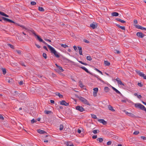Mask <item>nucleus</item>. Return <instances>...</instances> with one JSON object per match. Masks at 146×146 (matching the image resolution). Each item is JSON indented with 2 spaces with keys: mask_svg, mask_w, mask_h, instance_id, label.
<instances>
[{
  "mask_svg": "<svg viewBox=\"0 0 146 146\" xmlns=\"http://www.w3.org/2000/svg\"><path fill=\"white\" fill-rule=\"evenodd\" d=\"M137 85L139 86L140 87H142L143 85V84L141 82H138Z\"/></svg>",
  "mask_w": 146,
  "mask_h": 146,
  "instance_id": "38",
  "label": "nucleus"
},
{
  "mask_svg": "<svg viewBox=\"0 0 146 146\" xmlns=\"http://www.w3.org/2000/svg\"><path fill=\"white\" fill-rule=\"evenodd\" d=\"M111 87L112 89L113 90L115 91L117 93L119 94L120 95H122L120 93V92L117 89H116L115 88L112 86H111Z\"/></svg>",
  "mask_w": 146,
  "mask_h": 146,
  "instance_id": "10",
  "label": "nucleus"
},
{
  "mask_svg": "<svg viewBox=\"0 0 146 146\" xmlns=\"http://www.w3.org/2000/svg\"><path fill=\"white\" fill-rule=\"evenodd\" d=\"M104 91L106 92H108L109 90V88L108 87H105L104 88Z\"/></svg>",
  "mask_w": 146,
  "mask_h": 146,
  "instance_id": "22",
  "label": "nucleus"
},
{
  "mask_svg": "<svg viewBox=\"0 0 146 146\" xmlns=\"http://www.w3.org/2000/svg\"><path fill=\"white\" fill-rule=\"evenodd\" d=\"M140 105V107L139 109H140L141 110H144V111L145 110H146V108L143 105H142L141 104V105Z\"/></svg>",
  "mask_w": 146,
  "mask_h": 146,
  "instance_id": "15",
  "label": "nucleus"
},
{
  "mask_svg": "<svg viewBox=\"0 0 146 146\" xmlns=\"http://www.w3.org/2000/svg\"><path fill=\"white\" fill-rule=\"evenodd\" d=\"M94 76L96 78L98 79V80H99L100 82H101L103 83L104 82V81L103 80H102L101 79V78L98 76L95 75Z\"/></svg>",
  "mask_w": 146,
  "mask_h": 146,
  "instance_id": "13",
  "label": "nucleus"
},
{
  "mask_svg": "<svg viewBox=\"0 0 146 146\" xmlns=\"http://www.w3.org/2000/svg\"><path fill=\"white\" fill-rule=\"evenodd\" d=\"M0 119L2 120H4V117H3L2 115L1 114H0Z\"/></svg>",
  "mask_w": 146,
  "mask_h": 146,
  "instance_id": "59",
  "label": "nucleus"
},
{
  "mask_svg": "<svg viewBox=\"0 0 146 146\" xmlns=\"http://www.w3.org/2000/svg\"><path fill=\"white\" fill-rule=\"evenodd\" d=\"M115 80L117 81V83L118 84H120L121 85L124 86V84L122 83L121 81L119 78H117L115 79Z\"/></svg>",
  "mask_w": 146,
  "mask_h": 146,
  "instance_id": "7",
  "label": "nucleus"
},
{
  "mask_svg": "<svg viewBox=\"0 0 146 146\" xmlns=\"http://www.w3.org/2000/svg\"><path fill=\"white\" fill-rule=\"evenodd\" d=\"M42 56L44 57V58H45V59L46 58L47 56H46V53H43L42 54Z\"/></svg>",
  "mask_w": 146,
  "mask_h": 146,
  "instance_id": "43",
  "label": "nucleus"
},
{
  "mask_svg": "<svg viewBox=\"0 0 146 146\" xmlns=\"http://www.w3.org/2000/svg\"><path fill=\"white\" fill-rule=\"evenodd\" d=\"M2 18L5 21H8V22L9 20V19H8V18H5V17H2Z\"/></svg>",
  "mask_w": 146,
  "mask_h": 146,
  "instance_id": "40",
  "label": "nucleus"
},
{
  "mask_svg": "<svg viewBox=\"0 0 146 146\" xmlns=\"http://www.w3.org/2000/svg\"><path fill=\"white\" fill-rule=\"evenodd\" d=\"M16 25L20 26V27H21L23 29H24L25 30H27V29L24 26H23L22 25H20V24L17 23L16 24Z\"/></svg>",
  "mask_w": 146,
  "mask_h": 146,
  "instance_id": "20",
  "label": "nucleus"
},
{
  "mask_svg": "<svg viewBox=\"0 0 146 146\" xmlns=\"http://www.w3.org/2000/svg\"><path fill=\"white\" fill-rule=\"evenodd\" d=\"M136 35L139 38H142L145 36V35L141 32L137 33Z\"/></svg>",
  "mask_w": 146,
  "mask_h": 146,
  "instance_id": "5",
  "label": "nucleus"
},
{
  "mask_svg": "<svg viewBox=\"0 0 146 146\" xmlns=\"http://www.w3.org/2000/svg\"><path fill=\"white\" fill-rule=\"evenodd\" d=\"M60 45L62 47H64V48H66V47H68V46L66 44H60Z\"/></svg>",
  "mask_w": 146,
  "mask_h": 146,
  "instance_id": "33",
  "label": "nucleus"
},
{
  "mask_svg": "<svg viewBox=\"0 0 146 146\" xmlns=\"http://www.w3.org/2000/svg\"><path fill=\"white\" fill-rule=\"evenodd\" d=\"M79 53L80 55H82V50H79Z\"/></svg>",
  "mask_w": 146,
  "mask_h": 146,
  "instance_id": "58",
  "label": "nucleus"
},
{
  "mask_svg": "<svg viewBox=\"0 0 146 146\" xmlns=\"http://www.w3.org/2000/svg\"><path fill=\"white\" fill-rule=\"evenodd\" d=\"M97 25H96L93 23H92L90 25V27H91L92 29H94L96 28L97 27Z\"/></svg>",
  "mask_w": 146,
  "mask_h": 146,
  "instance_id": "14",
  "label": "nucleus"
},
{
  "mask_svg": "<svg viewBox=\"0 0 146 146\" xmlns=\"http://www.w3.org/2000/svg\"><path fill=\"white\" fill-rule=\"evenodd\" d=\"M119 15L118 13L116 12H113L111 13V15L113 16H118Z\"/></svg>",
  "mask_w": 146,
  "mask_h": 146,
  "instance_id": "16",
  "label": "nucleus"
},
{
  "mask_svg": "<svg viewBox=\"0 0 146 146\" xmlns=\"http://www.w3.org/2000/svg\"><path fill=\"white\" fill-rule=\"evenodd\" d=\"M114 52L115 53L119 54L120 53V52L119 50H114Z\"/></svg>",
  "mask_w": 146,
  "mask_h": 146,
  "instance_id": "47",
  "label": "nucleus"
},
{
  "mask_svg": "<svg viewBox=\"0 0 146 146\" xmlns=\"http://www.w3.org/2000/svg\"><path fill=\"white\" fill-rule=\"evenodd\" d=\"M98 120L100 123H102L104 125H106L107 123V122L104 119H98Z\"/></svg>",
  "mask_w": 146,
  "mask_h": 146,
  "instance_id": "9",
  "label": "nucleus"
},
{
  "mask_svg": "<svg viewBox=\"0 0 146 146\" xmlns=\"http://www.w3.org/2000/svg\"><path fill=\"white\" fill-rule=\"evenodd\" d=\"M93 95L95 97L97 96V93L98 90V88H94L93 89Z\"/></svg>",
  "mask_w": 146,
  "mask_h": 146,
  "instance_id": "4",
  "label": "nucleus"
},
{
  "mask_svg": "<svg viewBox=\"0 0 146 146\" xmlns=\"http://www.w3.org/2000/svg\"><path fill=\"white\" fill-rule=\"evenodd\" d=\"M134 95L135 96H137V98L139 99H140L142 98V96L140 95H138L137 93H135Z\"/></svg>",
  "mask_w": 146,
  "mask_h": 146,
  "instance_id": "24",
  "label": "nucleus"
},
{
  "mask_svg": "<svg viewBox=\"0 0 146 146\" xmlns=\"http://www.w3.org/2000/svg\"><path fill=\"white\" fill-rule=\"evenodd\" d=\"M37 131L38 133L40 134H47V133L45 131L40 129H38Z\"/></svg>",
  "mask_w": 146,
  "mask_h": 146,
  "instance_id": "8",
  "label": "nucleus"
},
{
  "mask_svg": "<svg viewBox=\"0 0 146 146\" xmlns=\"http://www.w3.org/2000/svg\"><path fill=\"white\" fill-rule=\"evenodd\" d=\"M141 137L144 140H146V137L145 136H141Z\"/></svg>",
  "mask_w": 146,
  "mask_h": 146,
  "instance_id": "53",
  "label": "nucleus"
},
{
  "mask_svg": "<svg viewBox=\"0 0 146 146\" xmlns=\"http://www.w3.org/2000/svg\"><path fill=\"white\" fill-rule=\"evenodd\" d=\"M60 104L62 105H66L65 104V103H66V102L64 100H62V101H61L60 102Z\"/></svg>",
  "mask_w": 146,
  "mask_h": 146,
  "instance_id": "29",
  "label": "nucleus"
},
{
  "mask_svg": "<svg viewBox=\"0 0 146 146\" xmlns=\"http://www.w3.org/2000/svg\"><path fill=\"white\" fill-rule=\"evenodd\" d=\"M68 146H74V145L73 144H71L70 145H69L68 143L66 144Z\"/></svg>",
  "mask_w": 146,
  "mask_h": 146,
  "instance_id": "61",
  "label": "nucleus"
},
{
  "mask_svg": "<svg viewBox=\"0 0 146 146\" xmlns=\"http://www.w3.org/2000/svg\"><path fill=\"white\" fill-rule=\"evenodd\" d=\"M111 142L110 141H109L107 142V145H111Z\"/></svg>",
  "mask_w": 146,
  "mask_h": 146,
  "instance_id": "54",
  "label": "nucleus"
},
{
  "mask_svg": "<svg viewBox=\"0 0 146 146\" xmlns=\"http://www.w3.org/2000/svg\"><path fill=\"white\" fill-rule=\"evenodd\" d=\"M128 115L132 117H134L135 116V115L131 113H129V114Z\"/></svg>",
  "mask_w": 146,
  "mask_h": 146,
  "instance_id": "41",
  "label": "nucleus"
},
{
  "mask_svg": "<svg viewBox=\"0 0 146 146\" xmlns=\"http://www.w3.org/2000/svg\"><path fill=\"white\" fill-rule=\"evenodd\" d=\"M73 48H74V50L76 51V50H77V47L76 46H73Z\"/></svg>",
  "mask_w": 146,
  "mask_h": 146,
  "instance_id": "60",
  "label": "nucleus"
},
{
  "mask_svg": "<svg viewBox=\"0 0 146 146\" xmlns=\"http://www.w3.org/2000/svg\"><path fill=\"white\" fill-rule=\"evenodd\" d=\"M8 22H10V23H13L15 24V25H16V24L17 23L14 22L13 21L10 19H9Z\"/></svg>",
  "mask_w": 146,
  "mask_h": 146,
  "instance_id": "46",
  "label": "nucleus"
},
{
  "mask_svg": "<svg viewBox=\"0 0 146 146\" xmlns=\"http://www.w3.org/2000/svg\"><path fill=\"white\" fill-rule=\"evenodd\" d=\"M8 45L9 46H10L11 48L12 49H14V46L11 44H8Z\"/></svg>",
  "mask_w": 146,
  "mask_h": 146,
  "instance_id": "42",
  "label": "nucleus"
},
{
  "mask_svg": "<svg viewBox=\"0 0 146 146\" xmlns=\"http://www.w3.org/2000/svg\"><path fill=\"white\" fill-rule=\"evenodd\" d=\"M135 26L137 28L141 29L142 30H145L146 31V28L143 27L139 25H135Z\"/></svg>",
  "mask_w": 146,
  "mask_h": 146,
  "instance_id": "6",
  "label": "nucleus"
},
{
  "mask_svg": "<svg viewBox=\"0 0 146 146\" xmlns=\"http://www.w3.org/2000/svg\"><path fill=\"white\" fill-rule=\"evenodd\" d=\"M36 122V121L34 119H32L31 121L32 123H33Z\"/></svg>",
  "mask_w": 146,
  "mask_h": 146,
  "instance_id": "49",
  "label": "nucleus"
},
{
  "mask_svg": "<svg viewBox=\"0 0 146 146\" xmlns=\"http://www.w3.org/2000/svg\"><path fill=\"white\" fill-rule=\"evenodd\" d=\"M77 132L79 133H81V131L80 129H78L77 130Z\"/></svg>",
  "mask_w": 146,
  "mask_h": 146,
  "instance_id": "64",
  "label": "nucleus"
},
{
  "mask_svg": "<svg viewBox=\"0 0 146 146\" xmlns=\"http://www.w3.org/2000/svg\"><path fill=\"white\" fill-rule=\"evenodd\" d=\"M57 68L60 70V72H63L64 71V70L62 67L59 66Z\"/></svg>",
  "mask_w": 146,
  "mask_h": 146,
  "instance_id": "35",
  "label": "nucleus"
},
{
  "mask_svg": "<svg viewBox=\"0 0 146 146\" xmlns=\"http://www.w3.org/2000/svg\"><path fill=\"white\" fill-rule=\"evenodd\" d=\"M55 94L56 95L58 96L60 98H62L63 97L62 95L60 94L58 92H56L55 93Z\"/></svg>",
  "mask_w": 146,
  "mask_h": 146,
  "instance_id": "18",
  "label": "nucleus"
},
{
  "mask_svg": "<svg viewBox=\"0 0 146 146\" xmlns=\"http://www.w3.org/2000/svg\"><path fill=\"white\" fill-rule=\"evenodd\" d=\"M116 20L117 21L120 22L121 23H125V21L123 20H122L121 19H120L119 18H117L116 19Z\"/></svg>",
  "mask_w": 146,
  "mask_h": 146,
  "instance_id": "19",
  "label": "nucleus"
},
{
  "mask_svg": "<svg viewBox=\"0 0 146 146\" xmlns=\"http://www.w3.org/2000/svg\"><path fill=\"white\" fill-rule=\"evenodd\" d=\"M79 86L81 88H83L84 87V86L82 82L81 81L79 82Z\"/></svg>",
  "mask_w": 146,
  "mask_h": 146,
  "instance_id": "28",
  "label": "nucleus"
},
{
  "mask_svg": "<svg viewBox=\"0 0 146 146\" xmlns=\"http://www.w3.org/2000/svg\"><path fill=\"white\" fill-rule=\"evenodd\" d=\"M1 70L2 71L3 74L4 75H5L6 74L7 72L6 69L5 68H3L1 69Z\"/></svg>",
  "mask_w": 146,
  "mask_h": 146,
  "instance_id": "23",
  "label": "nucleus"
},
{
  "mask_svg": "<svg viewBox=\"0 0 146 146\" xmlns=\"http://www.w3.org/2000/svg\"><path fill=\"white\" fill-rule=\"evenodd\" d=\"M64 128V126L63 125L61 124L60 125V130H62Z\"/></svg>",
  "mask_w": 146,
  "mask_h": 146,
  "instance_id": "36",
  "label": "nucleus"
},
{
  "mask_svg": "<svg viewBox=\"0 0 146 146\" xmlns=\"http://www.w3.org/2000/svg\"><path fill=\"white\" fill-rule=\"evenodd\" d=\"M84 42H85V43H89V41L86 40V39H84Z\"/></svg>",
  "mask_w": 146,
  "mask_h": 146,
  "instance_id": "55",
  "label": "nucleus"
},
{
  "mask_svg": "<svg viewBox=\"0 0 146 146\" xmlns=\"http://www.w3.org/2000/svg\"><path fill=\"white\" fill-rule=\"evenodd\" d=\"M38 10L40 11H44V9L43 7H39L38 8Z\"/></svg>",
  "mask_w": 146,
  "mask_h": 146,
  "instance_id": "32",
  "label": "nucleus"
},
{
  "mask_svg": "<svg viewBox=\"0 0 146 146\" xmlns=\"http://www.w3.org/2000/svg\"><path fill=\"white\" fill-rule=\"evenodd\" d=\"M35 45L38 48H40V46L39 45H38L36 44H35Z\"/></svg>",
  "mask_w": 146,
  "mask_h": 146,
  "instance_id": "62",
  "label": "nucleus"
},
{
  "mask_svg": "<svg viewBox=\"0 0 146 146\" xmlns=\"http://www.w3.org/2000/svg\"><path fill=\"white\" fill-rule=\"evenodd\" d=\"M47 46L50 51L51 53L53 54L56 57L59 58L60 55L54 48L49 45H47Z\"/></svg>",
  "mask_w": 146,
  "mask_h": 146,
  "instance_id": "1",
  "label": "nucleus"
},
{
  "mask_svg": "<svg viewBox=\"0 0 146 146\" xmlns=\"http://www.w3.org/2000/svg\"><path fill=\"white\" fill-rule=\"evenodd\" d=\"M76 97L78 98L82 103L87 105L90 106V104L88 101L84 98L78 95H76Z\"/></svg>",
  "mask_w": 146,
  "mask_h": 146,
  "instance_id": "2",
  "label": "nucleus"
},
{
  "mask_svg": "<svg viewBox=\"0 0 146 146\" xmlns=\"http://www.w3.org/2000/svg\"><path fill=\"white\" fill-rule=\"evenodd\" d=\"M86 59L88 60L91 61L92 60V58L90 56H87Z\"/></svg>",
  "mask_w": 146,
  "mask_h": 146,
  "instance_id": "37",
  "label": "nucleus"
},
{
  "mask_svg": "<svg viewBox=\"0 0 146 146\" xmlns=\"http://www.w3.org/2000/svg\"><path fill=\"white\" fill-rule=\"evenodd\" d=\"M92 132L94 134H96L99 133V131L98 130H93Z\"/></svg>",
  "mask_w": 146,
  "mask_h": 146,
  "instance_id": "30",
  "label": "nucleus"
},
{
  "mask_svg": "<svg viewBox=\"0 0 146 146\" xmlns=\"http://www.w3.org/2000/svg\"><path fill=\"white\" fill-rule=\"evenodd\" d=\"M32 33L35 36H36V37L38 36V35H37L36 33H35V32L34 31H33L32 32Z\"/></svg>",
  "mask_w": 146,
  "mask_h": 146,
  "instance_id": "57",
  "label": "nucleus"
},
{
  "mask_svg": "<svg viewBox=\"0 0 146 146\" xmlns=\"http://www.w3.org/2000/svg\"><path fill=\"white\" fill-rule=\"evenodd\" d=\"M44 113L46 114H51L52 113V111H50L45 110L44 111Z\"/></svg>",
  "mask_w": 146,
  "mask_h": 146,
  "instance_id": "21",
  "label": "nucleus"
},
{
  "mask_svg": "<svg viewBox=\"0 0 146 146\" xmlns=\"http://www.w3.org/2000/svg\"><path fill=\"white\" fill-rule=\"evenodd\" d=\"M80 68H82V69L84 70L86 72L90 74H91L90 72L85 67H84V66H82V67H81Z\"/></svg>",
  "mask_w": 146,
  "mask_h": 146,
  "instance_id": "12",
  "label": "nucleus"
},
{
  "mask_svg": "<svg viewBox=\"0 0 146 146\" xmlns=\"http://www.w3.org/2000/svg\"><path fill=\"white\" fill-rule=\"evenodd\" d=\"M97 140V141H98L100 143L102 142L103 141V139L102 138H98Z\"/></svg>",
  "mask_w": 146,
  "mask_h": 146,
  "instance_id": "31",
  "label": "nucleus"
},
{
  "mask_svg": "<svg viewBox=\"0 0 146 146\" xmlns=\"http://www.w3.org/2000/svg\"><path fill=\"white\" fill-rule=\"evenodd\" d=\"M43 48L45 49V50H46L47 51H48V50L46 46H44L43 47Z\"/></svg>",
  "mask_w": 146,
  "mask_h": 146,
  "instance_id": "63",
  "label": "nucleus"
},
{
  "mask_svg": "<svg viewBox=\"0 0 146 146\" xmlns=\"http://www.w3.org/2000/svg\"><path fill=\"white\" fill-rule=\"evenodd\" d=\"M78 62L80 63H81V64H83L84 65H88V64L86 63H84L82 61H78Z\"/></svg>",
  "mask_w": 146,
  "mask_h": 146,
  "instance_id": "39",
  "label": "nucleus"
},
{
  "mask_svg": "<svg viewBox=\"0 0 146 146\" xmlns=\"http://www.w3.org/2000/svg\"><path fill=\"white\" fill-rule=\"evenodd\" d=\"M95 70H96V71H97V72H99V73H100L102 75H103L102 72L101 71H100V70H99L97 68H95Z\"/></svg>",
  "mask_w": 146,
  "mask_h": 146,
  "instance_id": "44",
  "label": "nucleus"
},
{
  "mask_svg": "<svg viewBox=\"0 0 146 146\" xmlns=\"http://www.w3.org/2000/svg\"><path fill=\"white\" fill-rule=\"evenodd\" d=\"M17 52L19 55H21V51L20 50H18L16 51Z\"/></svg>",
  "mask_w": 146,
  "mask_h": 146,
  "instance_id": "52",
  "label": "nucleus"
},
{
  "mask_svg": "<svg viewBox=\"0 0 146 146\" xmlns=\"http://www.w3.org/2000/svg\"><path fill=\"white\" fill-rule=\"evenodd\" d=\"M104 64L106 66H109L110 65V63L107 60L104 61Z\"/></svg>",
  "mask_w": 146,
  "mask_h": 146,
  "instance_id": "26",
  "label": "nucleus"
},
{
  "mask_svg": "<svg viewBox=\"0 0 146 146\" xmlns=\"http://www.w3.org/2000/svg\"><path fill=\"white\" fill-rule=\"evenodd\" d=\"M76 109L81 112H83L85 110L84 108L82 106H79L76 107Z\"/></svg>",
  "mask_w": 146,
  "mask_h": 146,
  "instance_id": "3",
  "label": "nucleus"
},
{
  "mask_svg": "<svg viewBox=\"0 0 146 146\" xmlns=\"http://www.w3.org/2000/svg\"><path fill=\"white\" fill-rule=\"evenodd\" d=\"M136 72L140 76L142 77L143 76H144V74L143 73L141 72L139 70H136Z\"/></svg>",
  "mask_w": 146,
  "mask_h": 146,
  "instance_id": "11",
  "label": "nucleus"
},
{
  "mask_svg": "<svg viewBox=\"0 0 146 146\" xmlns=\"http://www.w3.org/2000/svg\"><path fill=\"white\" fill-rule=\"evenodd\" d=\"M31 4L32 5H35L36 4V3L34 1H32L31 3Z\"/></svg>",
  "mask_w": 146,
  "mask_h": 146,
  "instance_id": "45",
  "label": "nucleus"
},
{
  "mask_svg": "<svg viewBox=\"0 0 146 146\" xmlns=\"http://www.w3.org/2000/svg\"><path fill=\"white\" fill-rule=\"evenodd\" d=\"M91 116L92 118H93L94 119H98L95 115L91 114Z\"/></svg>",
  "mask_w": 146,
  "mask_h": 146,
  "instance_id": "34",
  "label": "nucleus"
},
{
  "mask_svg": "<svg viewBox=\"0 0 146 146\" xmlns=\"http://www.w3.org/2000/svg\"><path fill=\"white\" fill-rule=\"evenodd\" d=\"M97 137V135H93L92 137V138L93 139H96Z\"/></svg>",
  "mask_w": 146,
  "mask_h": 146,
  "instance_id": "56",
  "label": "nucleus"
},
{
  "mask_svg": "<svg viewBox=\"0 0 146 146\" xmlns=\"http://www.w3.org/2000/svg\"><path fill=\"white\" fill-rule=\"evenodd\" d=\"M119 28H120L122 30H125V27H124V26L123 27V26H121L120 27H119Z\"/></svg>",
  "mask_w": 146,
  "mask_h": 146,
  "instance_id": "50",
  "label": "nucleus"
},
{
  "mask_svg": "<svg viewBox=\"0 0 146 146\" xmlns=\"http://www.w3.org/2000/svg\"><path fill=\"white\" fill-rule=\"evenodd\" d=\"M0 14L2 16H4L5 15V13H4L3 12L0 11Z\"/></svg>",
  "mask_w": 146,
  "mask_h": 146,
  "instance_id": "51",
  "label": "nucleus"
},
{
  "mask_svg": "<svg viewBox=\"0 0 146 146\" xmlns=\"http://www.w3.org/2000/svg\"><path fill=\"white\" fill-rule=\"evenodd\" d=\"M108 108L110 110L112 111H115V110L113 108L111 105H109L108 106Z\"/></svg>",
  "mask_w": 146,
  "mask_h": 146,
  "instance_id": "17",
  "label": "nucleus"
},
{
  "mask_svg": "<svg viewBox=\"0 0 146 146\" xmlns=\"http://www.w3.org/2000/svg\"><path fill=\"white\" fill-rule=\"evenodd\" d=\"M141 104L139 103L135 104V106L136 108H140V105Z\"/></svg>",
  "mask_w": 146,
  "mask_h": 146,
  "instance_id": "25",
  "label": "nucleus"
},
{
  "mask_svg": "<svg viewBox=\"0 0 146 146\" xmlns=\"http://www.w3.org/2000/svg\"><path fill=\"white\" fill-rule=\"evenodd\" d=\"M37 39L40 42L43 41V40L38 35L36 36Z\"/></svg>",
  "mask_w": 146,
  "mask_h": 146,
  "instance_id": "27",
  "label": "nucleus"
},
{
  "mask_svg": "<svg viewBox=\"0 0 146 146\" xmlns=\"http://www.w3.org/2000/svg\"><path fill=\"white\" fill-rule=\"evenodd\" d=\"M139 133V131H135L134 132L133 134L137 135H138Z\"/></svg>",
  "mask_w": 146,
  "mask_h": 146,
  "instance_id": "48",
  "label": "nucleus"
}]
</instances>
